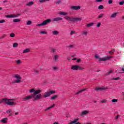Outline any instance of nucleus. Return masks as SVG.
I'll use <instances>...</instances> for the list:
<instances>
[{
  "mask_svg": "<svg viewBox=\"0 0 124 124\" xmlns=\"http://www.w3.org/2000/svg\"><path fill=\"white\" fill-rule=\"evenodd\" d=\"M56 93V91H50L49 92H45L44 94V98H46V97H49L51 95V94H53Z\"/></svg>",
  "mask_w": 124,
  "mask_h": 124,
  "instance_id": "nucleus-4",
  "label": "nucleus"
},
{
  "mask_svg": "<svg viewBox=\"0 0 124 124\" xmlns=\"http://www.w3.org/2000/svg\"><path fill=\"white\" fill-rule=\"evenodd\" d=\"M70 8L72 10H76V11H78V10H80V9H81V6H72Z\"/></svg>",
  "mask_w": 124,
  "mask_h": 124,
  "instance_id": "nucleus-8",
  "label": "nucleus"
},
{
  "mask_svg": "<svg viewBox=\"0 0 124 124\" xmlns=\"http://www.w3.org/2000/svg\"><path fill=\"white\" fill-rule=\"evenodd\" d=\"M56 4H60V3H62V0H58L55 2Z\"/></svg>",
  "mask_w": 124,
  "mask_h": 124,
  "instance_id": "nucleus-40",
  "label": "nucleus"
},
{
  "mask_svg": "<svg viewBox=\"0 0 124 124\" xmlns=\"http://www.w3.org/2000/svg\"><path fill=\"white\" fill-rule=\"evenodd\" d=\"M96 1H97V2H101L103 1V0H96Z\"/></svg>",
  "mask_w": 124,
  "mask_h": 124,
  "instance_id": "nucleus-56",
  "label": "nucleus"
},
{
  "mask_svg": "<svg viewBox=\"0 0 124 124\" xmlns=\"http://www.w3.org/2000/svg\"><path fill=\"white\" fill-rule=\"evenodd\" d=\"M3 23H5V20H4V19L0 20V24H2Z\"/></svg>",
  "mask_w": 124,
  "mask_h": 124,
  "instance_id": "nucleus-51",
  "label": "nucleus"
},
{
  "mask_svg": "<svg viewBox=\"0 0 124 124\" xmlns=\"http://www.w3.org/2000/svg\"><path fill=\"white\" fill-rule=\"evenodd\" d=\"M2 102H4V101H3V99L2 100H0V104H1Z\"/></svg>",
  "mask_w": 124,
  "mask_h": 124,
  "instance_id": "nucleus-58",
  "label": "nucleus"
},
{
  "mask_svg": "<svg viewBox=\"0 0 124 124\" xmlns=\"http://www.w3.org/2000/svg\"><path fill=\"white\" fill-rule=\"evenodd\" d=\"M4 102H5L6 104H7V105H10L11 106H15V105L17 104L16 102L10 101H6V102L4 101Z\"/></svg>",
  "mask_w": 124,
  "mask_h": 124,
  "instance_id": "nucleus-7",
  "label": "nucleus"
},
{
  "mask_svg": "<svg viewBox=\"0 0 124 124\" xmlns=\"http://www.w3.org/2000/svg\"><path fill=\"white\" fill-rule=\"evenodd\" d=\"M75 33H76V32L75 31H71L70 34H71V35H73V34H75Z\"/></svg>",
  "mask_w": 124,
  "mask_h": 124,
  "instance_id": "nucleus-46",
  "label": "nucleus"
},
{
  "mask_svg": "<svg viewBox=\"0 0 124 124\" xmlns=\"http://www.w3.org/2000/svg\"><path fill=\"white\" fill-rule=\"evenodd\" d=\"M33 72H34V74H35V75H37L38 74V73H39V71L34 69L33 70Z\"/></svg>",
  "mask_w": 124,
  "mask_h": 124,
  "instance_id": "nucleus-27",
  "label": "nucleus"
},
{
  "mask_svg": "<svg viewBox=\"0 0 124 124\" xmlns=\"http://www.w3.org/2000/svg\"><path fill=\"white\" fill-rule=\"evenodd\" d=\"M64 19L67 21H70V22H73V16H66L64 17Z\"/></svg>",
  "mask_w": 124,
  "mask_h": 124,
  "instance_id": "nucleus-12",
  "label": "nucleus"
},
{
  "mask_svg": "<svg viewBox=\"0 0 124 124\" xmlns=\"http://www.w3.org/2000/svg\"><path fill=\"white\" fill-rule=\"evenodd\" d=\"M112 102H114V103H116V102H118V101H119V100L117 99H113L111 100Z\"/></svg>",
  "mask_w": 124,
  "mask_h": 124,
  "instance_id": "nucleus-42",
  "label": "nucleus"
},
{
  "mask_svg": "<svg viewBox=\"0 0 124 124\" xmlns=\"http://www.w3.org/2000/svg\"><path fill=\"white\" fill-rule=\"evenodd\" d=\"M90 113V111L88 110H84L82 112V113L80 114V116H85V115H88Z\"/></svg>",
  "mask_w": 124,
  "mask_h": 124,
  "instance_id": "nucleus-14",
  "label": "nucleus"
},
{
  "mask_svg": "<svg viewBox=\"0 0 124 124\" xmlns=\"http://www.w3.org/2000/svg\"><path fill=\"white\" fill-rule=\"evenodd\" d=\"M84 67H81L79 65H73L71 67V69L72 70H83V69H84Z\"/></svg>",
  "mask_w": 124,
  "mask_h": 124,
  "instance_id": "nucleus-5",
  "label": "nucleus"
},
{
  "mask_svg": "<svg viewBox=\"0 0 124 124\" xmlns=\"http://www.w3.org/2000/svg\"><path fill=\"white\" fill-rule=\"evenodd\" d=\"M17 115H19V112L17 111L15 113V116H17Z\"/></svg>",
  "mask_w": 124,
  "mask_h": 124,
  "instance_id": "nucleus-59",
  "label": "nucleus"
},
{
  "mask_svg": "<svg viewBox=\"0 0 124 124\" xmlns=\"http://www.w3.org/2000/svg\"><path fill=\"white\" fill-rule=\"evenodd\" d=\"M5 36H6V35L4 34V35H3L0 38H1V39L4 38V37H5Z\"/></svg>",
  "mask_w": 124,
  "mask_h": 124,
  "instance_id": "nucleus-57",
  "label": "nucleus"
},
{
  "mask_svg": "<svg viewBox=\"0 0 124 124\" xmlns=\"http://www.w3.org/2000/svg\"><path fill=\"white\" fill-rule=\"evenodd\" d=\"M119 118H120V116L119 115H117L115 117V120H118V119H119Z\"/></svg>",
  "mask_w": 124,
  "mask_h": 124,
  "instance_id": "nucleus-54",
  "label": "nucleus"
},
{
  "mask_svg": "<svg viewBox=\"0 0 124 124\" xmlns=\"http://www.w3.org/2000/svg\"><path fill=\"white\" fill-rule=\"evenodd\" d=\"M59 15H62V16H65L67 15V13H65L64 12H62L59 13Z\"/></svg>",
  "mask_w": 124,
  "mask_h": 124,
  "instance_id": "nucleus-26",
  "label": "nucleus"
},
{
  "mask_svg": "<svg viewBox=\"0 0 124 124\" xmlns=\"http://www.w3.org/2000/svg\"><path fill=\"white\" fill-rule=\"evenodd\" d=\"M54 106H55V104H53L52 106L46 108V109H45V111H48V110H50V109H52V108H54Z\"/></svg>",
  "mask_w": 124,
  "mask_h": 124,
  "instance_id": "nucleus-24",
  "label": "nucleus"
},
{
  "mask_svg": "<svg viewBox=\"0 0 124 124\" xmlns=\"http://www.w3.org/2000/svg\"><path fill=\"white\" fill-rule=\"evenodd\" d=\"M108 3L109 4H112L113 3V0H108Z\"/></svg>",
  "mask_w": 124,
  "mask_h": 124,
  "instance_id": "nucleus-48",
  "label": "nucleus"
},
{
  "mask_svg": "<svg viewBox=\"0 0 124 124\" xmlns=\"http://www.w3.org/2000/svg\"><path fill=\"white\" fill-rule=\"evenodd\" d=\"M34 2L33 1H30L26 4L27 6H31V5H33Z\"/></svg>",
  "mask_w": 124,
  "mask_h": 124,
  "instance_id": "nucleus-22",
  "label": "nucleus"
},
{
  "mask_svg": "<svg viewBox=\"0 0 124 124\" xmlns=\"http://www.w3.org/2000/svg\"><path fill=\"white\" fill-rule=\"evenodd\" d=\"M12 112V110L9 109L6 111V113H11Z\"/></svg>",
  "mask_w": 124,
  "mask_h": 124,
  "instance_id": "nucleus-53",
  "label": "nucleus"
},
{
  "mask_svg": "<svg viewBox=\"0 0 124 124\" xmlns=\"http://www.w3.org/2000/svg\"><path fill=\"white\" fill-rule=\"evenodd\" d=\"M77 62H81V59H78Z\"/></svg>",
  "mask_w": 124,
  "mask_h": 124,
  "instance_id": "nucleus-61",
  "label": "nucleus"
},
{
  "mask_svg": "<svg viewBox=\"0 0 124 124\" xmlns=\"http://www.w3.org/2000/svg\"><path fill=\"white\" fill-rule=\"evenodd\" d=\"M50 52L51 53H56L57 52V49L56 48H50Z\"/></svg>",
  "mask_w": 124,
  "mask_h": 124,
  "instance_id": "nucleus-25",
  "label": "nucleus"
},
{
  "mask_svg": "<svg viewBox=\"0 0 124 124\" xmlns=\"http://www.w3.org/2000/svg\"><path fill=\"white\" fill-rule=\"evenodd\" d=\"M106 90H108V88L107 87H96L95 89V90L96 91V92H98L99 91H106Z\"/></svg>",
  "mask_w": 124,
  "mask_h": 124,
  "instance_id": "nucleus-9",
  "label": "nucleus"
},
{
  "mask_svg": "<svg viewBox=\"0 0 124 124\" xmlns=\"http://www.w3.org/2000/svg\"><path fill=\"white\" fill-rule=\"evenodd\" d=\"M7 18H12V15L6 16Z\"/></svg>",
  "mask_w": 124,
  "mask_h": 124,
  "instance_id": "nucleus-50",
  "label": "nucleus"
},
{
  "mask_svg": "<svg viewBox=\"0 0 124 124\" xmlns=\"http://www.w3.org/2000/svg\"><path fill=\"white\" fill-rule=\"evenodd\" d=\"M30 93H34L33 94H34V92H36V90H35L34 89H31L30 90Z\"/></svg>",
  "mask_w": 124,
  "mask_h": 124,
  "instance_id": "nucleus-37",
  "label": "nucleus"
},
{
  "mask_svg": "<svg viewBox=\"0 0 124 124\" xmlns=\"http://www.w3.org/2000/svg\"><path fill=\"white\" fill-rule=\"evenodd\" d=\"M1 123H3V124H6L7 123V118H4L0 120Z\"/></svg>",
  "mask_w": 124,
  "mask_h": 124,
  "instance_id": "nucleus-16",
  "label": "nucleus"
},
{
  "mask_svg": "<svg viewBox=\"0 0 124 124\" xmlns=\"http://www.w3.org/2000/svg\"><path fill=\"white\" fill-rule=\"evenodd\" d=\"M67 59L68 60V61H70V57L67 58Z\"/></svg>",
  "mask_w": 124,
  "mask_h": 124,
  "instance_id": "nucleus-63",
  "label": "nucleus"
},
{
  "mask_svg": "<svg viewBox=\"0 0 124 124\" xmlns=\"http://www.w3.org/2000/svg\"><path fill=\"white\" fill-rule=\"evenodd\" d=\"M95 58L96 59H98L99 60V62H105L106 61H108V60H110V59H112V58H113V57L112 56H108L107 57H105V58H99V56H98V55H95Z\"/></svg>",
  "mask_w": 124,
  "mask_h": 124,
  "instance_id": "nucleus-3",
  "label": "nucleus"
},
{
  "mask_svg": "<svg viewBox=\"0 0 124 124\" xmlns=\"http://www.w3.org/2000/svg\"><path fill=\"white\" fill-rule=\"evenodd\" d=\"M80 21H82V17H75L73 16V22L74 23L75 22H80Z\"/></svg>",
  "mask_w": 124,
  "mask_h": 124,
  "instance_id": "nucleus-10",
  "label": "nucleus"
},
{
  "mask_svg": "<svg viewBox=\"0 0 124 124\" xmlns=\"http://www.w3.org/2000/svg\"><path fill=\"white\" fill-rule=\"evenodd\" d=\"M53 68L54 70H57L58 69V67H53Z\"/></svg>",
  "mask_w": 124,
  "mask_h": 124,
  "instance_id": "nucleus-60",
  "label": "nucleus"
},
{
  "mask_svg": "<svg viewBox=\"0 0 124 124\" xmlns=\"http://www.w3.org/2000/svg\"><path fill=\"white\" fill-rule=\"evenodd\" d=\"M51 20L50 19H47L45 21H44L42 23L39 24L37 25V27H40L41 26H46L47 24H48V23H51Z\"/></svg>",
  "mask_w": 124,
  "mask_h": 124,
  "instance_id": "nucleus-6",
  "label": "nucleus"
},
{
  "mask_svg": "<svg viewBox=\"0 0 124 124\" xmlns=\"http://www.w3.org/2000/svg\"><path fill=\"white\" fill-rule=\"evenodd\" d=\"M41 93V90H37L34 92V94H31V95H29L22 98V101H28L31 98H33L34 100H37V99H40L42 97V95L39 94Z\"/></svg>",
  "mask_w": 124,
  "mask_h": 124,
  "instance_id": "nucleus-1",
  "label": "nucleus"
},
{
  "mask_svg": "<svg viewBox=\"0 0 124 124\" xmlns=\"http://www.w3.org/2000/svg\"><path fill=\"white\" fill-rule=\"evenodd\" d=\"M69 48H74V46H73V45H70V46H69Z\"/></svg>",
  "mask_w": 124,
  "mask_h": 124,
  "instance_id": "nucleus-55",
  "label": "nucleus"
},
{
  "mask_svg": "<svg viewBox=\"0 0 124 124\" xmlns=\"http://www.w3.org/2000/svg\"><path fill=\"white\" fill-rule=\"evenodd\" d=\"M88 34H89V31H82L81 35H82V36H88Z\"/></svg>",
  "mask_w": 124,
  "mask_h": 124,
  "instance_id": "nucleus-13",
  "label": "nucleus"
},
{
  "mask_svg": "<svg viewBox=\"0 0 124 124\" xmlns=\"http://www.w3.org/2000/svg\"><path fill=\"white\" fill-rule=\"evenodd\" d=\"M16 62L17 64H18V65H20L22 63V61H21V60H16Z\"/></svg>",
  "mask_w": 124,
  "mask_h": 124,
  "instance_id": "nucleus-32",
  "label": "nucleus"
},
{
  "mask_svg": "<svg viewBox=\"0 0 124 124\" xmlns=\"http://www.w3.org/2000/svg\"><path fill=\"white\" fill-rule=\"evenodd\" d=\"M93 24L94 23H91L88 24L87 25H86V27L87 28H91V27H92V26H93Z\"/></svg>",
  "mask_w": 124,
  "mask_h": 124,
  "instance_id": "nucleus-28",
  "label": "nucleus"
},
{
  "mask_svg": "<svg viewBox=\"0 0 124 124\" xmlns=\"http://www.w3.org/2000/svg\"><path fill=\"white\" fill-rule=\"evenodd\" d=\"M46 1H50V0H39L40 3H42L43 2H46Z\"/></svg>",
  "mask_w": 124,
  "mask_h": 124,
  "instance_id": "nucleus-31",
  "label": "nucleus"
},
{
  "mask_svg": "<svg viewBox=\"0 0 124 124\" xmlns=\"http://www.w3.org/2000/svg\"><path fill=\"white\" fill-rule=\"evenodd\" d=\"M114 52H115V49L108 51V53L110 55H113V54H114Z\"/></svg>",
  "mask_w": 124,
  "mask_h": 124,
  "instance_id": "nucleus-38",
  "label": "nucleus"
},
{
  "mask_svg": "<svg viewBox=\"0 0 124 124\" xmlns=\"http://www.w3.org/2000/svg\"><path fill=\"white\" fill-rule=\"evenodd\" d=\"M86 90H87L86 88H84L82 90H79L78 92L76 93V94H79V93H82V92H85V91H86Z\"/></svg>",
  "mask_w": 124,
  "mask_h": 124,
  "instance_id": "nucleus-20",
  "label": "nucleus"
},
{
  "mask_svg": "<svg viewBox=\"0 0 124 124\" xmlns=\"http://www.w3.org/2000/svg\"><path fill=\"white\" fill-rule=\"evenodd\" d=\"M52 33L53 35H58V34L60 33V32H59V31H54L52 32Z\"/></svg>",
  "mask_w": 124,
  "mask_h": 124,
  "instance_id": "nucleus-21",
  "label": "nucleus"
},
{
  "mask_svg": "<svg viewBox=\"0 0 124 124\" xmlns=\"http://www.w3.org/2000/svg\"><path fill=\"white\" fill-rule=\"evenodd\" d=\"M40 33L42 34H47V32L46 31H41Z\"/></svg>",
  "mask_w": 124,
  "mask_h": 124,
  "instance_id": "nucleus-43",
  "label": "nucleus"
},
{
  "mask_svg": "<svg viewBox=\"0 0 124 124\" xmlns=\"http://www.w3.org/2000/svg\"><path fill=\"white\" fill-rule=\"evenodd\" d=\"M53 124H59V123H58V122H55L54 123H53Z\"/></svg>",
  "mask_w": 124,
  "mask_h": 124,
  "instance_id": "nucleus-64",
  "label": "nucleus"
},
{
  "mask_svg": "<svg viewBox=\"0 0 124 124\" xmlns=\"http://www.w3.org/2000/svg\"><path fill=\"white\" fill-rule=\"evenodd\" d=\"M58 97V95H55L51 97V99L52 100H54V99H56V98H57Z\"/></svg>",
  "mask_w": 124,
  "mask_h": 124,
  "instance_id": "nucleus-34",
  "label": "nucleus"
},
{
  "mask_svg": "<svg viewBox=\"0 0 124 124\" xmlns=\"http://www.w3.org/2000/svg\"><path fill=\"white\" fill-rule=\"evenodd\" d=\"M31 24H32V22L31 20H28L26 23V25H27V26H30V25H31Z\"/></svg>",
  "mask_w": 124,
  "mask_h": 124,
  "instance_id": "nucleus-35",
  "label": "nucleus"
},
{
  "mask_svg": "<svg viewBox=\"0 0 124 124\" xmlns=\"http://www.w3.org/2000/svg\"><path fill=\"white\" fill-rule=\"evenodd\" d=\"M31 52V49L30 48H26L23 50V53L26 54L27 53H30Z\"/></svg>",
  "mask_w": 124,
  "mask_h": 124,
  "instance_id": "nucleus-18",
  "label": "nucleus"
},
{
  "mask_svg": "<svg viewBox=\"0 0 124 124\" xmlns=\"http://www.w3.org/2000/svg\"><path fill=\"white\" fill-rule=\"evenodd\" d=\"M103 16H104V14H101L100 15H99L98 18H102V17H103Z\"/></svg>",
  "mask_w": 124,
  "mask_h": 124,
  "instance_id": "nucleus-44",
  "label": "nucleus"
},
{
  "mask_svg": "<svg viewBox=\"0 0 124 124\" xmlns=\"http://www.w3.org/2000/svg\"><path fill=\"white\" fill-rule=\"evenodd\" d=\"M124 1H122L119 2V5H124Z\"/></svg>",
  "mask_w": 124,
  "mask_h": 124,
  "instance_id": "nucleus-52",
  "label": "nucleus"
},
{
  "mask_svg": "<svg viewBox=\"0 0 124 124\" xmlns=\"http://www.w3.org/2000/svg\"><path fill=\"white\" fill-rule=\"evenodd\" d=\"M59 59V55H55L53 57V61L55 62H58V60Z\"/></svg>",
  "mask_w": 124,
  "mask_h": 124,
  "instance_id": "nucleus-17",
  "label": "nucleus"
},
{
  "mask_svg": "<svg viewBox=\"0 0 124 124\" xmlns=\"http://www.w3.org/2000/svg\"><path fill=\"white\" fill-rule=\"evenodd\" d=\"M14 77L16 80H14V81H13L12 84H17L21 83V79H22V78L20 75H18L17 74H15Z\"/></svg>",
  "mask_w": 124,
  "mask_h": 124,
  "instance_id": "nucleus-2",
  "label": "nucleus"
},
{
  "mask_svg": "<svg viewBox=\"0 0 124 124\" xmlns=\"http://www.w3.org/2000/svg\"><path fill=\"white\" fill-rule=\"evenodd\" d=\"M112 72H113V71L112 70H110L107 73L105 74V76H107L108 75H110V74H111V73H112Z\"/></svg>",
  "mask_w": 124,
  "mask_h": 124,
  "instance_id": "nucleus-33",
  "label": "nucleus"
},
{
  "mask_svg": "<svg viewBox=\"0 0 124 124\" xmlns=\"http://www.w3.org/2000/svg\"><path fill=\"white\" fill-rule=\"evenodd\" d=\"M15 100V99H7V98H3V101H14Z\"/></svg>",
  "mask_w": 124,
  "mask_h": 124,
  "instance_id": "nucleus-15",
  "label": "nucleus"
},
{
  "mask_svg": "<svg viewBox=\"0 0 124 124\" xmlns=\"http://www.w3.org/2000/svg\"><path fill=\"white\" fill-rule=\"evenodd\" d=\"M18 16H21V14H18L17 15H12V18H16L18 17Z\"/></svg>",
  "mask_w": 124,
  "mask_h": 124,
  "instance_id": "nucleus-29",
  "label": "nucleus"
},
{
  "mask_svg": "<svg viewBox=\"0 0 124 124\" xmlns=\"http://www.w3.org/2000/svg\"><path fill=\"white\" fill-rule=\"evenodd\" d=\"M14 23H17L18 22H21V19L16 18L13 20Z\"/></svg>",
  "mask_w": 124,
  "mask_h": 124,
  "instance_id": "nucleus-30",
  "label": "nucleus"
},
{
  "mask_svg": "<svg viewBox=\"0 0 124 124\" xmlns=\"http://www.w3.org/2000/svg\"><path fill=\"white\" fill-rule=\"evenodd\" d=\"M13 47H14V48H16L18 47V43H14V44L13 45Z\"/></svg>",
  "mask_w": 124,
  "mask_h": 124,
  "instance_id": "nucleus-36",
  "label": "nucleus"
},
{
  "mask_svg": "<svg viewBox=\"0 0 124 124\" xmlns=\"http://www.w3.org/2000/svg\"><path fill=\"white\" fill-rule=\"evenodd\" d=\"M10 37H15V34L13 32L10 34Z\"/></svg>",
  "mask_w": 124,
  "mask_h": 124,
  "instance_id": "nucleus-41",
  "label": "nucleus"
},
{
  "mask_svg": "<svg viewBox=\"0 0 124 124\" xmlns=\"http://www.w3.org/2000/svg\"><path fill=\"white\" fill-rule=\"evenodd\" d=\"M100 26H101V22H99L96 25V28H100Z\"/></svg>",
  "mask_w": 124,
  "mask_h": 124,
  "instance_id": "nucleus-45",
  "label": "nucleus"
},
{
  "mask_svg": "<svg viewBox=\"0 0 124 124\" xmlns=\"http://www.w3.org/2000/svg\"><path fill=\"white\" fill-rule=\"evenodd\" d=\"M117 14H118V13H114L112 14L110 16L111 18H116V17H117Z\"/></svg>",
  "mask_w": 124,
  "mask_h": 124,
  "instance_id": "nucleus-23",
  "label": "nucleus"
},
{
  "mask_svg": "<svg viewBox=\"0 0 124 124\" xmlns=\"http://www.w3.org/2000/svg\"><path fill=\"white\" fill-rule=\"evenodd\" d=\"M98 8L99 10L103 9L104 8V6H103V5H100L99 6Z\"/></svg>",
  "mask_w": 124,
  "mask_h": 124,
  "instance_id": "nucleus-39",
  "label": "nucleus"
},
{
  "mask_svg": "<svg viewBox=\"0 0 124 124\" xmlns=\"http://www.w3.org/2000/svg\"><path fill=\"white\" fill-rule=\"evenodd\" d=\"M112 80H120V77L113 78Z\"/></svg>",
  "mask_w": 124,
  "mask_h": 124,
  "instance_id": "nucleus-49",
  "label": "nucleus"
},
{
  "mask_svg": "<svg viewBox=\"0 0 124 124\" xmlns=\"http://www.w3.org/2000/svg\"><path fill=\"white\" fill-rule=\"evenodd\" d=\"M107 102V101L106 100V99H104L101 101V103H106Z\"/></svg>",
  "mask_w": 124,
  "mask_h": 124,
  "instance_id": "nucleus-47",
  "label": "nucleus"
},
{
  "mask_svg": "<svg viewBox=\"0 0 124 124\" xmlns=\"http://www.w3.org/2000/svg\"><path fill=\"white\" fill-rule=\"evenodd\" d=\"M78 120H79V118L76 119H75V120L70 122L68 124H76V123H77V122H78Z\"/></svg>",
  "mask_w": 124,
  "mask_h": 124,
  "instance_id": "nucleus-19",
  "label": "nucleus"
},
{
  "mask_svg": "<svg viewBox=\"0 0 124 124\" xmlns=\"http://www.w3.org/2000/svg\"><path fill=\"white\" fill-rule=\"evenodd\" d=\"M52 22H59V21H62V17H55L52 19Z\"/></svg>",
  "mask_w": 124,
  "mask_h": 124,
  "instance_id": "nucleus-11",
  "label": "nucleus"
},
{
  "mask_svg": "<svg viewBox=\"0 0 124 124\" xmlns=\"http://www.w3.org/2000/svg\"><path fill=\"white\" fill-rule=\"evenodd\" d=\"M4 3H5V2H7V0H5L4 1H3Z\"/></svg>",
  "mask_w": 124,
  "mask_h": 124,
  "instance_id": "nucleus-62",
  "label": "nucleus"
}]
</instances>
